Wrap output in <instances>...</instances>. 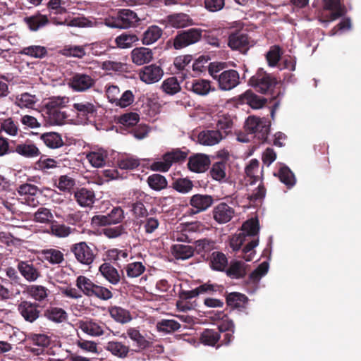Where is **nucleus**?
Masks as SVG:
<instances>
[{
	"label": "nucleus",
	"instance_id": "nucleus-1",
	"mask_svg": "<svg viewBox=\"0 0 361 361\" xmlns=\"http://www.w3.org/2000/svg\"><path fill=\"white\" fill-rule=\"evenodd\" d=\"M226 62L214 61L209 63L207 70L209 75L218 82L221 90H231L240 84V75L234 69H227Z\"/></svg>",
	"mask_w": 361,
	"mask_h": 361
},
{
	"label": "nucleus",
	"instance_id": "nucleus-2",
	"mask_svg": "<svg viewBox=\"0 0 361 361\" xmlns=\"http://www.w3.org/2000/svg\"><path fill=\"white\" fill-rule=\"evenodd\" d=\"M202 37V31L197 28H190L178 31L176 35L166 42L169 49L180 50L198 42Z\"/></svg>",
	"mask_w": 361,
	"mask_h": 361
},
{
	"label": "nucleus",
	"instance_id": "nucleus-3",
	"mask_svg": "<svg viewBox=\"0 0 361 361\" xmlns=\"http://www.w3.org/2000/svg\"><path fill=\"white\" fill-rule=\"evenodd\" d=\"M270 121L264 118L250 116L246 119L244 128L250 134V137L257 138L259 142L267 140L270 131Z\"/></svg>",
	"mask_w": 361,
	"mask_h": 361
},
{
	"label": "nucleus",
	"instance_id": "nucleus-4",
	"mask_svg": "<svg viewBox=\"0 0 361 361\" xmlns=\"http://www.w3.org/2000/svg\"><path fill=\"white\" fill-rule=\"evenodd\" d=\"M65 97H52L44 105V112L47 115L51 124L61 125L66 118L67 114L61 111L66 106Z\"/></svg>",
	"mask_w": 361,
	"mask_h": 361
},
{
	"label": "nucleus",
	"instance_id": "nucleus-5",
	"mask_svg": "<svg viewBox=\"0 0 361 361\" xmlns=\"http://www.w3.org/2000/svg\"><path fill=\"white\" fill-rule=\"evenodd\" d=\"M140 21L137 13L130 9H121L114 16L105 19V24L110 27L126 29L135 26Z\"/></svg>",
	"mask_w": 361,
	"mask_h": 361
},
{
	"label": "nucleus",
	"instance_id": "nucleus-6",
	"mask_svg": "<svg viewBox=\"0 0 361 361\" xmlns=\"http://www.w3.org/2000/svg\"><path fill=\"white\" fill-rule=\"evenodd\" d=\"M249 85L257 92L266 94L273 90L277 85V81L274 77L267 73L262 68H259L250 78Z\"/></svg>",
	"mask_w": 361,
	"mask_h": 361
},
{
	"label": "nucleus",
	"instance_id": "nucleus-7",
	"mask_svg": "<svg viewBox=\"0 0 361 361\" xmlns=\"http://www.w3.org/2000/svg\"><path fill=\"white\" fill-rule=\"evenodd\" d=\"M70 252L73 254L76 261L85 266L91 265L97 255L96 248L81 241L70 246Z\"/></svg>",
	"mask_w": 361,
	"mask_h": 361
},
{
	"label": "nucleus",
	"instance_id": "nucleus-8",
	"mask_svg": "<svg viewBox=\"0 0 361 361\" xmlns=\"http://www.w3.org/2000/svg\"><path fill=\"white\" fill-rule=\"evenodd\" d=\"M17 310L25 322L34 323L40 317L42 306L36 302L21 300L17 306Z\"/></svg>",
	"mask_w": 361,
	"mask_h": 361
},
{
	"label": "nucleus",
	"instance_id": "nucleus-9",
	"mask_svg": "<svg viewBox=\"0 0 361 361\" xmlns=\"http://www.w3.org/2000/svg\"><path fill=\"white\" fill-rule=\"evenodd\" d=\"M124 219V212L120 207H116L107 215H95L92 218V224L97 226H106L117 224Z\"/></svg>",
	"mask_w": 361,
	"mask_h": 361
},
{
	"label": "nucleus",
	"instance_id": "nucleus-10",
	"mask_svg": "<svg viewBox=\"0 0 361 361\" xmlns=\"http://www.w3.org/2000/svg\"><path fill=\"white\" fill-rule=\"evenodd\" d=\"M228 45L231 49L238 50L243 54H246L252 46L248 35L240 31L229 35Z\"/></svg>",
	"mask_w": 361,
	"mask_h": 361
},
{
	"label": "nucleus",
	"instance_id": "nucleus-11",
	"mask_svg": "<svg viewBox=\"0 0 361 361\" xmlns=\"http://www.w3.org/2000/svg\"><path fill=\"white\" fill-rule=\"evenodd\" d=\"M17 269L18 271L27 281H35L42 276L39 267L35 265L32 261L17 259Z\"/></svg>",
	"mask_w": 361,
	"mask_h": 361
},
{
	"label": "nucleus",
	"instance_id": "nucleus-12",
	"mask_svg": "<svg viewBox=\"0 0 361 361\" xmlns=\"http://www.w3.org/2000/svg\"><path fill=\"white\" fill-rule=\"evenodd\" d=\"M140 79L146 84H152L161 80L164 75L162 68L156 64L145 66L138 73Z\"/></svg>",
	"mask_w": 361,
	"mask_h": 361
},
{
	"label": "nucleus",
	"instance_id": "nucleus-13",
	"mask_svg": "<svg viewBox=\"0 0 361 361\" xmlns=\"http://www.w3.org/2000/svg\"><path fill=\"white\" fill-rule=\"evenodd\" d=\"M95 80L85 73H75L70 78L69 85L75 91L85 92L94 86Z\"/></svg>",
	"mask_w": 361,
	"mask_h": 361
},
{
	"label": "nucleus",
	"instance_id": "nucleus-14",
	"mask_svg": "<svg viewBox=\"0 0 361 361\" xmlns=\"http://www.w3.org/2000/svg\"><path fill=\"white\" fill-rule=\"evenodd\" d=\"M185 87L187 90L202 96L207 95L210 92L215 91V87H212L211 82L204 79H192L186 81Z\"/></svg>",
	"mask_w": 361,
	"mask_h": 361
},
{
	"label": "nucleus",
	"instance_id": "nucleus-15",
	"mask_svg": "<svg viewBox=\"0 0 361 361\" xmlns=\"http://www.w3.org/2000/svg\"><path fill=\"white\" fill-rule=\"evenodd\" d=\"M234 213V209L225 202L219 203L212 210L213 218L219 224L229 222Z\"/></svg>",
	"mask_w": 361,
	"mask_h": 361
},
{
	"label": "nucleus",
	"instance_id": "nucleus-16",
	"mask_svg": "<svg viewBox=\"0 0 361 361\" xmlns=\"http://www.w3.org/2000/svg\"><path fill=\"white\" fill-rule=\"evenodd\" d=\"M23 22L29 30L32 32H37L49 24L48 16L42 14L39 11L30 16L25 17Z\"/></svg>",
	"mask_w": 361,
	"mask_h": 361
},
{
	"label": "nucleus",
	"instance_id": "nucleus-17",
	"mask_svg": "<svg viewBox=\"0 0 361 361\" xmlns=\"http://www.w3.org/2000/svg\"><path fill=\"white\" fill-rule=\"evenodd\" d=\"M78 327L85 334L91 336H99L104 334L105 324L94 319L80 320L78 323Z\"/></svg>",
	"mask_w": 361,
	"mask_h": 361
},
{
	"label": "nucleus",
	"instance_id": "nucleus-18",
	"mask_svg": "<svg viewBox=\"0 0 361 361\" xmlns=\"http://www.w3.org/2000/svg\"><path fill=\"white\" fill-rule=\"evenodd\" d=\"M213 203L214 198L209 195L195 194L190 200V205L195 209V214L206 211Z\"/></svg>",
	"mask_w": 361,
	"mask_h": 361
},
{
	"label": "nucleus",
	"instance_id": "nucleus-19",
	"mask_svg": "<svg viewBox=\"0 0 361 361\" xmlns=\"http://www.w3.org/2000/svg\"><path fill=\"white\" fill-rule=\"evenodd\" d=\"M323 7L324 10L331 11L328 16V19L331 21L342 17L346 11L341 0H323Z\"/></svg>",
	"mask_w": 361,
	"mask_h": 361
},
{
	"label": "nucleus",
	"instance_id": "nucleus-20",
	"mask_svg": "<svg viewBox=\"0 0 361 361\" xmlns=\"http://www.w3.org/2000/svg\"><path fill=\"white\" fill-rule=\"evenodd\" d=\"M248 265L242 261H231L229 267H226L225 272L231 279H240L247 275Z\"/></svg>",
	"mask_w": 361,
	"mask_h": 361
},
{
	"label": "nucleus",
	"instance_id": "nucleus-21",
	"mask_svg": "<svg viewBox=\"0 0 361 361\" xmlns=\"http://www.w3.org/2000/svg\"><path fill=\"white\" fill-rule=\"evenodd\" d=\"M131 59L135 64L142 66L153 59V52L149 48L137 47L132 50Z\"/></svg>",
	"mask_w": 361,
	"mask_h": 361
},
{
	"label": "nucleus",
	"instance_id": "nucleus-22",
	"mask_svg": "<svg viewBox=\"0 0 361 361\" xmlns=\"http://www.w3.org/2000/svg\"><path fill=\"white\" fill-rule=\"evenodd\" d=\"M224 138L219 130H207L200 132L197 136L198 141L204 145H214Z\"/></svg>",
	"mask_w": 361,
	"mask_h": 361
},
{
	"label": "nucleus",
	"instance_id": "nucleus-23",
	"mask_svg": "<svg viewBox=\"0 0 361 361\" xmlns=\"http://www.w3.org/2000/svg\"><path fill=\"white\" fill-rule=\"evenodd\" d=\"M245 174L250 185L255 184L262 178L263 166L260 168L257 159H252L245 167Z\"/></svg>",
	"mask_w": 361,
	"mask_h": 361
},
{
	"label": "nucleus",
	"instance_id": "nucleus-24",
	"mask_svg": "<svg viewBox=\"0 0 361 361\" xmlns=\"http://www.w3.org/2000/svg\"><path fill=\"white\" fill-rule=\"evenodd\" d=\"M221 334L216 329H205L200 334V342L204 345L215 347L220 344Z\"/></svg>",
	"mask_w": 361,
	"mask_h": 361
},
{
	"label": "nucleus",
	"instance_id": "nucleus-25",
	"mask_svg": "<svg viewBox=\"0 0 361 361\" xmlns=\"http://www.w3.org/2000/svg\"><path fill=\"white\" fill-rule=\"evenodd\" d=\"M99 271L102 276L112 285H117L121 281L118 270L110 263L104 262L99 266Z\"/></svg>",
	"mask_w": 361,
	"mask_h": 361
},
{
	"label": "nucleus",
	"instance_id": "nucleus-26",
	"mask_svg": "<svg viewBox=\"0 0 361 361\" xmlns=\"http://www.w3.org/2000/svg\"><path fill=\"white\" fill-rule=\"evenodd\" d=\"M209 264L212 270L225 271L228 264V260L226 255L221 252H213L209 258Z\"/></svg>",
	"mask_w": 361,
	"mask_h": 361
},
{
	"label": "nucleus",
	"instance_id": "nucleus-27",
	"mask_svg": "<svg viewBox=\"0 0 361 361\" xmlns=\"http://www.w3.org/2000/svg\"><path fill=\"white\" fill-rule=\"evenodd\" d=\"M18 192L20 195H25V200L30 206H36L39 202L35 198V196L39 192L38 188L32 184L25 183L20 185L18 188Z\"/></svg>",
	"mask_w": 361,
	"mask_h": 361
},
{
	"label": "nucleus",
	"instance_id": "nucleus-28",
	"mask_svg": "<svg viewBox=\"0 0 361 361\" xmlns=\"http://www.w3.org/2000/svg\"><path fill=\"white\" fill-rule=\"evenodd\" d=\"M11 152H16L21 156L27 157H35L40 154L39 149L30 140L16 145L13 147V149H11Z\"/></svg>",
	"mask_w": 361,
	"mask_h": 361
},
{
	"label": "nucleus",
	"instance_id": "nucleus-29",
	"mask_svg": "<svg viewBox=\"0 0 361 361\" xmlns=\"http://www.w3.org/2000/svg\"><path fill=\"white\" fill-rule=\"evenodd\" d=\"M127 335L128 337L136 343L137 350L136 351H141L146 350L151 347L152 343L147 340L142 336L140 331L136 328H129L127 330Z\"/></svg>",
	"mask_w": 361,
	"mask_h": 361
},
{
	"label": "nucleus",
	"instance_id": "nucleus-30",
	"mask_svg": "<svg viewBox=\"0 0 361 361\" xmlns=\"http://www.w3.org/2000/svg\"><path fill=\"white\" fill-rule=\"evenodd\" d=\"M25 292L38 303L45 301L49 295V290L41 285H30L25 286Z\"/></svg>",
	"mask_w": 361,
	"mask_h": 361
},
{
	"label": "nucleus",
	"instance_id": "nucleus-31",
	"mask_svg": "<svg viewBox=\"0 0 361 361\" xmlns=\"http://www.w3.org/2000/svg\"><path fill=\"white\" fill-rule=\"evenodd\" d=\"M163 30L157 25H151L147 28L142 35L141 41L145 45H149L161 38Z\"/></svg>",
	"mask_w": 361,
	"mask_h": 361
},
{
	"label": "nucleus",
	"instance_id": "nucleus-32",
	"mask_svg": "<svg viewBox=\"0 0 361 361\" xmlns=\"http://www.w3.org/2000/svg\"><path fill=\"white\" fill-rule=\"evenodd\" d=\"M74 197L78 204L82 207H90L94 202V192L85 188L75 191L74 192Z\"/></svg>",
	"mask_w": 361,
	"mask_h": 361
},
{
	"label": "nucleus",
	"instance_id": "nucleus-33",
	"mask_svg": "<svg viewBox=\"0 0 361 361\" xmlns=\"http://www.w3.org/2000/svg\"><path fill=\"white\" fill-rule=\"evenodd\" d=\"M73 106L77 111L78 116L81 117L94 116L97 111V106L87 101L74 103Z\"/></svg>",
	"mask_w": 361,
	"mask_h": 361
},
{
	"label": "nucleus",
	"instance_id": "nucleus-34",
	"mask_svg": "<svg viewBox=\"0 0 361 361\" xmlns=\"http://www.w3.org/2000/svg\"><path fill=\"white\" fill-rule=\"evenodd\" d=\"M240 99L243 103L248 104L252 109L262 108L267 102L266 99L255 94L251 90H247Z\"/></svg>",
	"mask_w": 361,
	"mask_h": 361
},
{
	"label": "nucleus",
	"instance_id": "nucleus-35",
	"mask_svg": "<svg viewBox=\"0 0 361 361\" xmlns=\"http://www.w3.org/2000/svg\"><path fill=\"white\" fill-rule=\"evenodd\" d=\"M171 252L176 259L185 260L193 256L195 247L190 245L176 244L171 247Z\"/></svg>",
	"mask_w": 361,
	"mask_h": 361
},
{
	"label": "nucleus",
	"instance_id": "nucleus-36",
	"mask_svg": "<svg viewBox=\"0 0 361 361\" xmlns=\"http://www.w3.org/2000/svg\"><path fill=\"white\" fill-rule=\"evenodd\" d=\"M106 350L112 355L120 358H125L130 351L129 346L123 344L121 342L112 341H109L106 345Z\"/></svg>",
	"mask_w": 361,
	"mask_h": 361
},
{
	"label": "nucleus",
	"instance_id": "nucleus-37",
	"mask_svg": "<svg viewBox=\"0 0 361 361\" xmlns=\"http://www.w3.org/2000/svg\"><path fill=\"white\" fill-rule=\"evenodd\" d=\"M41 255L44 260L51 264H60L64 262L63 253L55 248L42 250Z\"/></svg>",
	"mask_w": 361,
	"mask_h": 361
},
{
	"label": "nucleus",
	"instance_id": "nucleus-38",
	"mask_svg": "<svg viewBox=\"0 0 361 361\" xmlns=\"http://www.w3.org/2000/svg\"><path fill=\"white\" fill-rule=\"evenodd\" d=\"M216 130L221 132L224 138L230 133H231L233 128V118L230 115H221L218 116L216 121Z\"/></svg>",
	"mask_w": 361,
	"mask_h": 361
},
{
	"label": "nucleus",
	"instance_id": "nucleus-39",
	"mask_svg": "<svg viewBox=\"0 0 361 361\" xmlns=\"http://www.w3.org/2000/svg\"><path fill=\"white\" fill-rule=\"evenodd\" d=\"M195 252L197 255L204 256L216 248V242L209 238H202L194 242Z\"/></svg>",
	"mask_w": 361,
	"mask_h": 361
},
{
	"label": "nucleus",
	"instance_id": "nucleus-40",
	"mask_svg": "<svg viewBox=\"0 0 361 361\" xmlns=\"http://www.w3.org/2000/svg\"><path fill=\"white\" fill-rule=\"evenodd\" d=\"M147 183L149 187L155 191H161L168 187L166 178L159 173H154L149 176L147 178Z\"/></svg>",
	"mask_w": 361,
	"mask_h": 361
},
{
	"label": "nucleus",
	"instance_id": "nucleus-41",
	"mask_svg": "<svg viewBox=\"0 0 361 361\" xmlns=\"http://www.w3.org/2000/svg\"><path fill=\"white\" fill-rule=\"evenodd\" d=\"M138 40L139 37L135 34L123 32L116 38L115 42L118 47L128 49L132 47Z\"/></svg>",
	"mask_w": 361,
	"mask_h": 361
},
{
	"label": "nucleus",
	"instance_id": "nucleus-42",
	"mask_svg": "<svg viewBox=\"0 0 361 361\" xmlns=\"http://www.w3.org/2000/svg\"><path fill=\"white\" fill-rule=\"evenodd\" d=\"M226 301L227 305L229 307L233 308H241L245 307L247 302V298L244 294L233 292L226 295Z\"/></svg>",
	"mask_w": 361,
	"mask_h": 361
},
{
	"label": "nucleus",
	"instance_id": "nucleus-43",
	"mask_svg": "<svg viewBox=\"0 0 361 361\" xmlns=\"http://www.w3.org/2000/svg\"><path fill=\"white\" fill-rule=\"evenodd\" d=\"M44 316L49 319L56 323L65 322L68 318L66 312L60 307H51L47 309L44 312Z\"/></svg>",
	"mask_w": 361,
	"mask_h": 361
},
{
	"label": "nucleus",
	"instance_id": "nucleus-44",
	"mask_svg": "<svg viewBox=\"0 0 361 361\" xmlns=\"http://www.w3.org/2000/svg\"><path fill=\"white\" fill-rule=\"evenodd\" d=\"M97 284L94 283L89 278L85 276H79L76 279V286L81 293L87 297H91L94 288Z\"/></svg>",
	"mask_w": 361,
	"mask_h": 361
},
{
	"label": "nucleus",
	"instance_id": "nucleus-45",
	"mask_svg": "<svg viewBox=\"0 0 361 361\" xmlns=\"http://www.w3.org/2000/svg\"><path fill=\"white\" fill-rule=\"evenodd\" d=\"M111 317L116 322L125 324L129 322L131 319V315L129 311L118 306H113L109 308Z\"/></svg>",
	"mask_w": 361,
	"mask_h": 361
},
{
	"label": "nucleus",
	"instance_id": "nucleus-46",
	"mask_svg": "<svg viewBox=\"0 0 361 361\" xmlns=\"http://www.w3.org/2000/svg\"><path fill=\"white\" fill-rule=\"evenodd\" d=\"M171 187L180 193L187 194L192 190L194 184L187 178H178L173 181Z\"/></svg>",
	"mask_w": 361,
	"mask_h": 361
},
{
	"label": "nucleus",
	"instance_id": "nucleus-47",
	"mask_svg": "<svg viewBox=\"0 0 361 361\" xmlns=\"http://www.w3.org/2000/svg\"><path fill=\"white\" fill-rule=\"evenodd\" d=\"M278 177L279 180L284 183L288 188H290L295 184V178L294 174L290 169L283 165L278 171Z\"/></svg>",
	"mask_w": 361,
	"mask_h": 361
},
{
	"label": "nucleus",
	"instance_id": "nucleus-48",
	"mask_svg": "<svg viewBox=\"0 0 361 361\" xmlns=\"http://www.w3.org/2000/svg\"><path fill=\"white\" fill-rule=\"evenodd\" d=\"M167 22L175 28H180L189 25L190 18L186 14L177 13L169 16L167 17Z\"/></svg>",
	"mask_w": 361,
	"mask_h": 361
},
{
	"label": "nucleus",
	"instance_id": "nucleus-49",
	"mask_svg": "<svg viewBox=\"0 0 361 361\" xmlns=\"http://www.w3.org/2000/svg\"><path fill=\"white\" fill-rule=\"evenodd\" d=\"M180 327L181 325L173 319H161L157 324L158 331L166 334L173 333L178 330Z\"/></svg>",
	"mask_w": 361,
	"mask_h": 361
},
{
	"label": "nucleus",
	"instance_id": "nucleus-50",
	"mask_svg": "<svg viewBox=\"0 0 361 361\" xmlns=\"http://www.w3.org/2000/svg\"><path fill=\"white\" fill-rule=\"evenodd\" d=\"M211 159H188V167L190 171L195 173H204L209 167Z\"/></svg>",
	"mask_w": 361,
	"mask_h": 361
},
{
	"label": "nucleus",
	"instance_id": "nucleus-51",
	"mask_svg": "<svg viewBox=\"0 0 361 361\" xmlns=\"http://www.w3.org/2000/svg\"><path fill=\"white\" fill-rule=\"evenodd\" d=\"M41 139L50 148H58L63 145V140L59 133L54 132L46 133L42 135Z\"/></svg>",
	"mask_w": 361,
	"mask_h": 361
},
{
	"label": "nucleus",
	"instance_id": "nucleus-52",
	"mask_svg": "<svg viewBox=\"0 0 361 361\" xmlns=\"http://www.w3.org/2000/svg\"><path fill=\"white\" fill-rule=\"evenodd\" d=\"M161 89L166 94L173 95L179 92L181 87L176 77H170L163 81Z\"/></svg>",
	"mask_w": 361,
	"mask_h": 361
},
{
	"label": "nucleus",
	"instance_id": "nucleus-53",
	"mask_svg": "<svg viewBox=\"0 0 361 361\" xmlns=\"http://www.w3.org/2000/svg\"><path fill=\"white\" fill-rule=\"evenodd\" d=\"M225 160L221 159L215 163L210 171L212 177L216 180H221L226 178V162Z\"/></svg>",
	"mask_w": 361,
	"mask_h": 361
},
{
	"label": "nucleus",
	"instance_id": "nucleus-54",
	"mask_svg": "<svg viewBox=\"0 0 361 361\" xmlns=\"http://www.w3.org/2000/svg\"><path fill=\"white\" fill-rule=\"evenodd\" d=\"M63 55L66 56L82 59L86 54L85 47L79 45H68L62 50Z\"/></svg>",
	"mask_w": 361,
	"mask_h": 361
},
{
	"label": "nucleus",
	"instance_id": "nucleus-55",
	"mask_svg": "<svg viewBox=\"0 0 361 361\" xmlns=\"http://www.w3.org/2000/svg\"><path fill=\"white\" fill-rule=\"evenodd\" d=\"M140 226L144 228L146 234L153 233L159 226V221L156 217H145L139 223Z\"/></svg>",
	"mask_w": 361,
	"mask_h": 361
},
{
	"label": "nucleus",
	"instance_id": "nucleus-56",
	"mask_svg": "<svg viewBox=\"0 0 361 361\" xmlns=\"http://www.w3.org/2000/svg\"><path fill=\"white\" fill-rule=\"evenodd\" d=\"M20 53L35 58H43L47 51L44 47L29 46L23 48Z\"/></svg>",
	"mask_w": 361,
	"mask_h": 361
},
{
	"label": "nucleus",
	"instance_id": "nucleus-57",
	"mask_svg": "<svg viewBox=\"0 0 361 361\" xmlns=\"http://www.w3.org/2000/svg\"><path fill=\"white\" fill-rule=\"evenodd\" d=\"M54 216L49 209L40 207L34 214V220L36 222L47 224L51 222Z\"/></svg>",
	"mask_w": 361,
	"mask_h": 361
},
{
	"label": "nucleus",
	"instance_id": "nucleus-58",
	"mask_svg": "<svg viewBox=\"0 0 361 361\" xmlns=\"http://www.w3.org/2000/svg\"><path fill=\"white\" fill-rule=\"evenodd\" d=\"M127 276L130 278L140 276L145 271V267L142 262H132L127 264L126 267Z\"/></svg>",
	"mask_w": 361,
	"mask_h": 361
},
{
	"label": "nucleus",
	"instance_id": "nucleus-59",
	"mask_svg": "<svg viewBox=\"0 0 361 361\" xmlns=\"http://www.w3.org/2000/svg\"><path fill=\"white\" fill-rule=\"evenodd\" d=\"M87 213L81 211H76L66 216L65 220L72 225H80L86 221Z\"/></svg>",
	"mask_w": 361,
	"mask_h": 361
},
{
	"label": "nucleus",
	"instance_id": "nucleus-60",
	"mask_svg": "<svg viewBox=\"0 0 361 361\" xmlns=\"http://www.w3.org/2000/svg\"><path fill=\"white\" fill-rule=\"evenodd\" d=\"M75 185V180L66 175L61 176L56 185L61 191L67 192H71Z\"/></svg>",
	"mask_w": 361,
	"mask_h": 361
},
{
	"label": "nucleus",
	"instance_id": "nucleus-61",
	"mask_svg": "<svg viewBox=\"0 0 361 361\" xmlns=\"http://www.w3.org/2000/svg\"><path fill=\"white\" fill-rule=\"evenodd\" d=\"M259 240L254 239L250 241L242 250V254L240 257H242L247 262L252 261L254 255H255V247L258 245Z\"/></svg>",
	"mask_w": 361,
	"mask_h": 361
},
{
	"label": "nucleus",
	"instance_id": "nucleus-62",
	"mask_svg": "<svg viewBox=\"0 0 361 361\" xmlns=\"http://www.w3.org/2000/svg\"><path fill=\"white\" fill-rule=\"evenodd\" d=\"M139 121V115L133 112L123 114L118 118V123L126 127H134Z\"/></svg>",
	"mask_w": 361,
	"mask_h": 361
},
{
	"label": "nucleus",
	"instance_id": "nucleus-63",
	"mask_svg": "<svg viewBox=\"0 0 361 361\" xmlns=\"http://www.w3.org/2000/svg\"><path fill=\"white\" fill-rule=\"evenodd\" d=\"M269 66H275L281 59V49L279 46H272L266 54Z\"/></svg>",
	"mask_w": 361,
	"mask_h": 361
},
{
	"label": "nucleus",
	"instance_id": "nucleus-64",
	"mask_svg": "<svg viewBox=\"0 0 361 361\" xmlns=\"http://www.w3.org/2000/svg\"><path fill=\"white\" fill-rule=\"evenodd\" d=\"M91 297H95L102 300H108L113 298V293L109 288L96 285Z\"/></svg>",
	"mask_w": 361,
	"mask_h": 361
}]
</instances>
